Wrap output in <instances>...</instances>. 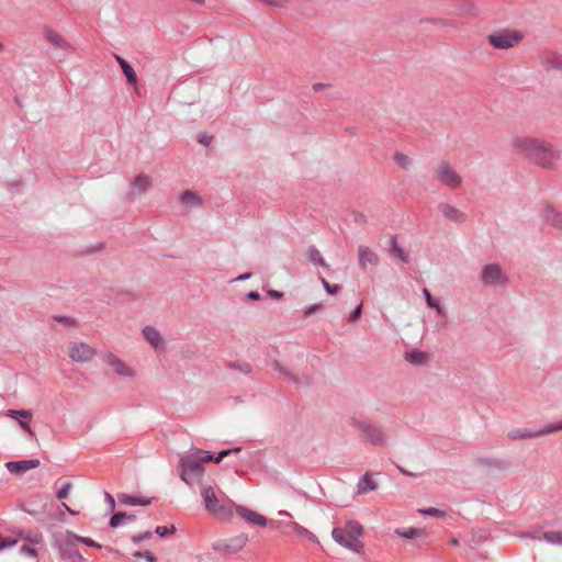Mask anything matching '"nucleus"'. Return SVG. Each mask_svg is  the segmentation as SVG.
<instances>
[{
	"mask_svg": "<svg viewBox=\"0 0 562 562\" xmlns=\"http://www.w3.org/2000/svg\"><path fill=\"white\" fill-rule=\"evenodd\" d=\"M440 212L443 214V216L453 222H461L464 218L462 212H460L458 209L449 204H441Z\"/></svg>",
	"mask_w": 562,
	"mask_h": 562,
	"instance_id": "nucleus-21",
	"label": "nucleus"
},
{
	"mask_svg": "<svg viewBox=\"0 0 562 562\" xmlns=\"http://www.w3.org/2000/svg\"><path fill=\"white\" fill-rule=\"evenodd\" d=\"M436 179L450 189H458L462 183L461 176L446 161L435 168Z\"/></svg>",
	"mask_w": 562,
	"mask_h": 562,
	"instance_id": "nucleus-6",
	"label": "nucleus"
},
{
	"mask_svg": "<svg viewBox=\"0 0 562 562\" xmlns=\"http://www.w3.org/2000/svg\"><path fill=\"white\" fill-rule=\"evenodd\" d=\"M75 540L79 541L86 546L92 547V548H97V549L101 548V544L97 543L95 541H93L90 538L80 537V536L75 535Z\"/></svg>",
	"mask_w": 562,
	"mask_h": 562,
	"instance_id": "nucleus-38",
	"label": "nucleus"
},
{
	"mask_svg": "<svg viewBox=\"0 0 562 562\" xmlns=\"http://www.w3.org/2000/svg\"><path fill=\"white\" fill-rule=\"evenodd\" d=\"M268 294L274 299H281L283 295L281 292H278L276 290L268 291Z\"/></svg>",
	"mask_w": 562,
	"mask_h": 562,
	"instance_id": "nucleus-49",
	"label": "nucleus"
},
{
	"mask_svg": "<svg viewBox=\"0 0 562 562\" xmlns=\"http://www.w3.org/2000/svg\"><path fill=\"white\" fill-rule=\"evenodd\" d=\"M115 59L119 63V65L121 66L127 81L132 85H135L137 82V77H136V74H135L134 69L132 68V66L120 56H115Z\"/></svg>",
	"mask_w": 562,
	"mask_h": 562,
	"instance_id": "nucleus-23",
	"label": "nucleus"
},
{
	"mask_svg": "<svg viewBox=\"0 0 562 562\" xmlns=\"http://www.w3.org/2000/svg\"><path fill=\"white\" fill-rule=\"evenodd\" d=\"M485 285H496L504 282L502 270L497 265H487L483 268L480 277Z\"/></svg>",
	"mask_w": 562,
	"mask_h": 562,
	"instance_id": "nucleus-12",
	"label": "nucleus"
},
{
	"mask_svg": "<svg viewBox=\"0 0 562 562\" xmlns=\"http://www.w3.org/2000/svg\"><path fill=\"white\" fill-rule=\"evenodd\" d=\"M392 254L397 257L402 262L408 261V255L404 252L402 248H400L396 244L393 245Z\"/></svg>",
	"mask_w": 562,
	"mask_h": 562,
	"instance_id": "nucleus-36",
	"label": "nucleus"
},
{
	"mask_svg": "<svg viewBox=\"0 0 562 562\" xmlns=\"http://www.w3.org/2000/svg\"><path fill=\"white\" fill-rule=\"evenodd\" d=\"M361 304L357 306V308L349 315V321L355 322L357 321L361 315Z\"/></svg>",
	"mask_w": 562,
	"mask_h": 562,
	"instance_id": "nucleus-47",
	"label": "nucleus"
},
{
	"mask_svg": "<svg viewBox=\"0 0 562 562\" xmlns=\"http://www.w3.org/2000/svg\"><path fill=\"white\" fill-rule=\"evenodd\" d=\"M125 518H127V514L126 513L114 514L112 516V518L110 519L111 527H113V528L119 527L125 520Z\"/></svg>",
	"mask_w": 562,
	"mask_h": 562,
	"instance_id": "nucleus-34",
	"label": "nucleus"
},
{
	"mask_svg": "<svg viewBox=\"0 0 562 562\" xmlns=\"http://www.w3.org/2000/svg\"><path fill=\"white\" fill-rule=\"evenodd\" d=\"M64 508L71 515H77L78 513L71 509L67 504L63 503Z\"/></svg>",
	"mask_w": 562,
	"mask_h": 562,
	"instance_id": "nucleus-52",
	"label": "nucleus"
},
{
	"mask_svg": "<svg viewBox=\"0 0 562 562\" xmlns=\"http://www.w3.org/2000/svg\"><path fill=\"white\" fill-rule=\"evenodd\" d=\"M30 420H26V419H19V425L20 427L26 431L30 436H33L34 432L29 424Z\"/></svg>",
	"mask_w": 562,
	"mask_h": 562,
	"instance_id": "nucleus-42",
	"label": "nucleus"
},
{
	"mask_svg": "<svg viewBox=\"0 0 562 562\" xmlns=\"http://www.w3.org/2000/svg\"><path fill=\"white\" fill-rule=\"evenodd\" d=\"M58 546L60 558L64 562H78L81 559L76 548L75 533L68 531L65 537L59 540Z\"/></svg>",
	"mask_w": 562,
	"mask_h": 562,
	"instance_id": "nucleus-9",
	"label": "nucleus"
},
{
	"mask_svg": "<svg viewBox=\"0 0 562 562\" xmlns=\"http://www.w3.org/2000/svg\"><path fill=\"white\" fill-rule=\"evenodd\" d=\"M244 543H245V540H243V539H241V540L239 541V548H240V547H243V546H244Z\"/></svg>",
	"mask_w": 562,
	"mask_h": 562,
	"instance_id": "nucleus-56",
	"label": "nucleus"
},
{
	"mask_svg": "<svg viewBox=\"0 0 562 562\" xmlns=\"http://www.w3.org/2000/svg\"><path fill=\"white\" fill-rule=\"evenodd\" d=\"M200 143L207 144L206 138L200 139Z\"/></svg>",
	"mask_w": 562,
	"mask_h": 562,
	"instance_id": "nucleus-57",
	"label": "nucleus"
},
{
	"mask_svg": "<svg viewBox=\"0 0 562 562\" xmlns=\"http://www.w3.org/2000/svg\"><path fill=\"white\" fill-rule=\"evenodd\" d=\"M69 358L78 363H87L97 356V350L86 342H71L68 347Z\"/></svg>",
	"mask_w": 562,
	"mask_h": 562,
	"instance_id": "nucleus-7",
	"label": "nucleus"
},
{
	"mask_svg": "<svg viewBox=\"0 0 562 562\" xmlns=\"http://www.w3.org/2000/svg\"><path fill=\"white\" fill-rule=\"evenodd\" d=\"M149 538H151V532L146 531V532L133 536L132 540H133V542L138 543V542L149 539Z\"/></svg>",
	"mask_w": 562,
	"mask_h": 562,
	"instance_id": "nucleus-41",
	"label": "nucleus"
},
{
	"mask_svg": "<svg viewBox=\"0 0 562 562\" xmlns=\"http://www.w3.org/2000/svg\"><path fill=\"white\" fill-rule=\"evenodd\" d=\"M321 308H322L321 304H313V305H311V306L305 308L304 315L305 316H310V315H312L313 313H315L316 311H318Z\"/></svg>",
	"mask_w": 562,
	"mask_h": 562,
	"instance_id": "nucleus-45",
	"label": "nucleus"
},
{
	"mask_svg": "<svg viewBox=\"0 0 562 562\" xmlns=\"http://www.w3.org/2000/svg\"><path fill=\"white\" fill-rule=\"evenodd\" d=\"M249 276L250 274H248V273L247 274H243V276L238 277L237 280H245V279L249 278Z\"/></svg>",
	"mask_w": 562,
	"mask_h": 562,
	"instance_id": "nucleus-53",
	"label": "nucleus"
},
{
	"mask_svg": "<svg viewBox=\"0 0 562 562\" xmlns=\"http://www.w3.org/2000/svg\"><path fill=\"white\" fill-rule=\"evenodd\" d=\"M46 38L49 43L60 48H69V44L55 31H47Z\"/></svg>",
	"mask_w": 562,
	"mask_h": 562,
	"instance_id": "nucleus-24",
	"label": "nucleus"
},
{
	"mask_svg": "<svg viewBox=\"0 0 562 562\" xmlns=\"http://www.w3.org/2000/svg\"><path fill=\"white\" fill-rule=\"evenodd\" d=\"M378 484L376 481L370 473H366L363 477L358 483V492L360 494H366L369 491L376 490Z\"/></svg>",
	"mask_w": 562,
	"mask_h": 562,
	"instance_id": "nucleus-20",
	"label": "nucleus"
},
{
	"mask_svg": "<svg viewBox=\"0 0 562 562\" xmlns=\"http://www.w3.org/2000/svg\"><path fill=\"white\" fill-rule=\"evenodd\" d=\"M105 501H106V503L109 505L110 510L111 512L114 510V508H115V501H114L113 496L111 494H109V493H105Z\"/></svg>",
	"mask_w": 562,
	"mask_h": 562,
	"instance_id": "nucleus-48",
	"label": "nucleus"
},
{
	"mask_svg": "<svg viewBox=\"0 0 562 562\" xmlns=\"http://www.w3.org/2000/svg\"><path fill=\"white\" fill-rule=\"evenodd\" d=\"M200 143L207 144L206 138L200 139Z\"/></svg>",
	"mask_w": 562,
	"mask_h": 562,
	"instance_id": "nucleus-58",
	"label": "nucleus"
},
{
	"mask_svg": "<svg viewBox=\"0 0 562 562\" xmlns=\"http://www.w3.org/2000/svg\"><path fill=\"white\" fill-rule=\"evenodd\" d=\"M233 508L236 514L249 525L266 527L268 524V518L256 510L237 504H233Z\"/></svg>",
	"mask_w": 562,
	"mask_h": 562,
	"instance_id": "nucleus-11",
	"label": "nucleus"
},
{
	"mask_svg": "<svg viewBox=\"0 0 562 562\" xmlns=\"http://www.w3.org/2000/svg\"><path fill=\"white\" fill-rule=\"evenodd\" d=\"M135 558H144L147 562H156V557L150 551H135Z\"/></svg>",
	"mask_w": 562,
	"mask_h": 562,
	"instance_id": "nucleus-37",
	"label": "nucleus"
},
{
	"mask_svg": "<svg viewBox=\"0 0 562 562\" xmlns=\"http://www.w3.org/2000/svg\"><path fill=\"white\" fill-rule=\"evenodd\" d=\"M395 532L404 538L414 539L425 536V530L419 528L396 529Z\"/></svg>",
	"mask_w": 562,
	"mask_h": 562,
	"instance_id": "nucleus-25",
	"label": "nucleus"
},
{
	"mask_svg": "<svg viewBox=\"0 0 562 562\" xmlns=\"http://www.w3.org/2000/svg\"><path fill=\"white\" fill-rule=\"evenodd\" d=\"M280 514H285L286 516H291L290 513L281 512Z\"/></svg>",
	"mask_w": 562,
	"mask_h": 562,
	"instance_id": "nucleus-59",
	"label": "nucleus"
},
{
	"mask_svg": "<svg viewBox=\"0 0 562 562\" xmlns=\"http://www.w3.org/2000/svg\"><path fill=\"white\" fill-rule=\"evenodd\" d=\"M248 297L250 300L257 301L260 299V294L258 292H249Z\"/></svg>",
	"mask_w": 562,
	"mask_h": 562,
	"instance_id": "nucleus-50",
	"label": "nucleus"
},
{
	"mask_svg": "<svg viewBox=\"0 0 562 562\" xmlns=\"http://www.w3.org/2000/svg\"><path fill=\"white\" fill-rule=\"evenodd\" d=\"M560 430H562V422L557 425L546 426L535 431L528 430L526 428H514L508 431V438L512 440L530 439Z\"/></svg>",
	"mask_w": 562,
	"mask_h": 562,
	"instance_id": "nucleus-8",
	"label": "nucleus"
},
{
	"mask_svg": "<svg viewBox=\"0 0 562 562\" xmlns=\"http://www.w3.org/2000/svg\"><path fill=\"white\" fill-rule=\"evenodd\" d=\"M240 448L223 450L218 453V456L214 459L213 456L205 450L193 449L182 456L179 460L178 472L181 480L191 485L192 482L199 477H201L204 473L203 463L214 461L215 463H220L223 458L227 457L233 452H239Z\"/></svg>",
	"mask_w": 562,
	"mask_h": 562,
	"instance_id": "nucleus-2",
	"label": "nucleus"
},
{
	"mask_svg": "<svg viewBox=\"0 0 562 562\" xmlns=\"http://www.w3.org/2000/svg\"><path fill=\"white\" fill-rule=\"evenodd\" d=\"M119 501L128 506H148L151 501L149 498H138L134 496H130L127 494H119Z\"/></svg>",
	"mask_w": 562,
	"mask_h": 562,
	"instance_id": "nucleus-22",
	"label": "nucleus"
},
{
	"mask_svg": "<svg viewBox=\"0 0 562 562\" xmlns=\"http://www.w3.org/2000/svg\"><path fill=\"white\" fill-rule=\"evenodd\" d=\"M151 186V178L148 175L140 173L132 181V194L139 195L145 193Z\"/></svg>",
	"mask_w": 562,
	"mask_h": 562,
	"instance_id": "nucleus-16",
	"label": "nucleus"
},
{
	"mask_svg": "<svg viewBox=\"0 0 562 562\" xmlns=\"http://www.w3.org/2000/svg\"><path fill=\"white\" fill-rule=\"evenodd\" d=\"M358 263L361 269L366 270L368 266L375 267L379 263L378 254L366 245H360L357 250Z\"/></svg>",
	"mask_w": 562,
	"mask_h": 562,
	"instance_id": "nucleus-13",
	"label": "nucleus"
},
{
	"mask_svg": "<svg viewBox=\"0 0 562 562\" xmlns=\"http://www.w3.org/2000/svg\"><path fill=\"white\" fill-rule=\"evenodd\" d=\"M450 543H451L452 546H458V544H459V542H458V540H457V539H451Z\"/></svg>",
	"mask_w": 562,
	"mask_h": 562,
	"instance_id": "nucleus-55",
	"label": "nucleus"
},
{
	"mask_svg": "<svg viewBox=\"0 0 562 562\" xmlns=\"http://www.w3.org/2000/svg\"><path fill=\"white\" fill-rule=\"evenodd\" d=\"M306 258L308 259V261H311L313 263H317L323 267L327 266L324 258L322 257L321 252L315 247H310L306 250Z\"/></svg>",
	"mask_w": 562,
	"mask_h": 562,
	"instance_id": "nucleus-26",
	"label": "nucleus"
},
{
	"mask_svg": "<svg viewBox=\"0 0 562 562\" xmlns=\"http://www.w3.org/2000/svg\"><path fill=\"white\" fill-rule=\"evenodd\" d=\"M322 283L329 294H335L339 289L338 285H331L325 279H322Z\"/></svg>",
	"mask_w": 562,
	"mask_h": 562,
	"instance_id": "nucleus-44",
	"label": "nucleus"
},
{
	"mask_svg": "<svg viewBox=\"0 0 562 562\" xmlns=\"http://www.w3.org/2000/svg\"><path fill=\"white\" fill-rule=\"evenodd\" d=\"M103 359L117 375L130 379L136 376V370L116 357L114 353L108 352L104 355Z\"/></svg>",
	"mask_w": 562,
	"mask_h": 562,
	"instance_id": "nucleus-10",
	"label": "nucleus"
},
{
	"mask_svg": "<svg viewBox=\"0 0 562 562\" xmlns=\"http://www.w3.org/2000/svg\"><path fill=\"white\" fill-rule=\"evenodd\" d=\"M43 540V537L41 535H36L34 538L31 539L33 543H41Z\"/></svg>",
	"mask_w": 562,
	"mask_h": 562,
	"instance_id": "nucleus-51",
	"label": "nucleus"
},
{
	"mask_svg": "<svg viewBox=\"0 0 562 562\" xmlns=\"http://www.w3.org/2000/svg\"><path fill=\"white\" fill-rule=\"evenodd\" d=\"M125 520L133 521V520H135V516L134 515H127V518H125Z\"/></svg>",
	"mask_w": 562,
	"mask_h": 562,
	"instance_id": "nucleus-54",
	"label": "nucleus"
},
{
	"mask_svg": "<svg viewBox=\"0 0 562 562\" xmlns=\"http://www.w3.org/2000/svg\"><path fill=\"white\" fill-rule=\"evenodd\" d=\"M40 465V460H21V461H9L5 463L7 470L15 475L25 473L26 471L36 469Z\"/></svg>",
	"mask_w": 562,
	"mask_h": 562,
	"instance_id": "nucleus-15",
	"label": "nucleus"
},
{
	"mask_svg": "<svg viewBox=\"0 0 562 562\" xmlns=\"http://www.w3.org/2000/svg\"><path fill=\"white\" fill-rule=\"evenodd\" d=\"M543 539L553 544H562V531H547Z\"/></svg>",
	"mask_w": 562,
	"mask_h": 562,
	"instance_id": "nucleus-30",
	"label": "nucleus"
},
{
	"mask_svg": "<svg viewBox=\"0 0 562 562\" xmlns=\"http://www.w3.org/2000/svg\"><path fill=\"white\" fill-rule=\"evenodd\" d=\"M21 552H22L23 554H25V555L30 557V558L32 559V561H31V562H35V561H34V558H35V555H36V552H35V550H34V549H32V548H30V547H26V546H23V547L21 548Z\"/></svg>",
	"mask_w": 562,
	"mask_h": 562,
	"instance_id": "nucleus-43",
	"label": "nucleus"
},
{
	"mask_svg": "<svg viewBox=\"0 0 562 562\" xmlns=\"http://www.w3.org/2000/svg\"><path fill=\"white\" fill-rule=\"evenodd\" d=\"M510 145L516 154L546 169L555 168L561 157L553 145L533 137L516 136L512 138Z\"/></svg>",
	"mask_w": 562,
	"mask_h": 562,
	"instance_id": "nucleus-1",
	"label": "nucleus"
},
{
	"mask_svg": "<svg viewBox=\"0 0 562 562\" xmlns=\"http://www.w3.org/2000/svg\"><path fill=\"white\" fill-rule=\"evenodd\" d=\"M366 439L374 445L382 443L384 441V435L380 428L367 425L362 428Z\"/></svg>",
	"mask_w": 562,
	"mask_h": 562,
	"instance_id": "nucleus-17",
	"label": "nucleus"
},
{
	"mask_svg": "<svg viewBox=\"0 0 562 562\" xmlns=\"http://www.w3.org/2000/svg\"><path fill=\"white\" fill-rule=\"evenodd\" d=\"M176 531V527L175 526H171L170 528L168 527H165V526H158L155 530V532L160 536V537H165L166 535H171Z\"/></svg>",
	"mask_w": 562,
	"mask_h": 562,
	"instance_id": "nucleus-39",
	"label": "nucleus"
},
{
	"mask_svg": "<svg viewBox=\"0 0 562 562\" xmlns=\"http://www.w3.org/2000/svg\"><path fill=\"white\" fill-rule=\"evenodd\" d=\"M522 38V34L518 31L499 30L491 33L487 36V42L494 48L508 49L517 46Z\"/></svg>",
	"mask_w": 562,
	"mask_h": 562,
	"instance_id": "nucleus-5",
	"label": "nucleus"
},
{
	"mask_svg": "<svg viewBox=\"0 0 562 562\" xmlns=\"http://www.w3.org/2000/svg\"><path fill=\"white\" fill-rule=\"evenodd\" d=\"M423 293L425 295V299H426V302L428 304V306L432 307V308H436V311L441 314L442 313V308L440 307V305L432 299L430 292L427 290V289H424L423 290Z\"/></svg>",
	"mask_w": 562,
	"mask_h": 562,
	"instance_id": "nucleus-33",
	"label": "nucleus"
},
{
	"mask_svg": "<svg viewBox=\"0 0 562 562\" xmlns=\"http://www.w3.org/2000/svg\"><path fill=\"white\" fill-rule=\"evenodd\" d=\"M288 527H290L299 537L304 538L308 541L318 543L317 537L313 532H311L308 529L301 526L300 524L289 522Z\"/></svg>",
	"mask_w": 562,
	"mask_h": 562,
	"instance_id": "nucleus-19",
	"label": "nucleus"
},
{
	"mask_svg": "<svg viewBox=\"0 0 562 562\" xmlns=\"http://www.w3.org/2000/svg\"><path fill=\"white\" fill-rule=\"evenodd\" d=\"M549 220L553 226L558 227L559 229H562V214L554 211H550Z\"/></svg>",
	"mask_w": 562,
	"mask_h": 562,
	"instance_id": "nucleus-35",
	"label": "nucleus"
},
{
	"mask_svg": "<svg viewBox=\"0 0 562 562\" xmlns=\"http://www.w3.org/2000/svg\"><path fill=\"white\" fill-rule=\"evenodd\" d=\"M72 490V484L70 482H66L64 483V485L58 490V492L56 493V497L58 499H65L68 497V495L70 494Z\"/></svg>",
	"mask_w": 562,
	"mask_h": 562,
	"instance_id": "nucleus-32",
	"label": "nucleus"
},
{
	"mask_svg": "<svg viewBox=\"0 0 562 562\" xmlns=\"http://www.w3.org/2000/svg\"><path fill=\"white\" fill-rule=\"evenodd\" d=\"M547 67H554V68H559V67H562V58L552 54V53H548L543 56V61H542Z\"/></svg>",
	"mask_w": 562,
	"mask_h": 562,
	"instance_id": "nucleus-29",
	"label": "nucleus"
},
{
	"mask_svg": "<svg viewBox=\"0 0 562 562\" xmlns=\"http://www.w3.org/2000/svg\"><path fill=\"white\" fill-rule=\"evenodd\" d=\"M331 537L337 543L356 553L363 552V528L358 521L350 520L342 527L334 528Z\"/></svg>",
	"mask_w": 562,
	"mask_h": 562,
	"instance_id": "nucleus-3",
	"label": "nucleus"
},
{
	"mask_svg": "<svg viewBox=\"0 0 562 562\" xmlns=\"http://www.w3.org/2000/svg\"><path fill=\"white\" fill-rule=\"evenodd\" d=\"M394 160L397 165H400L404 169H408L409 166L412 165L411 158L402 153H396L394 155Z\"/></svg>",
	"mask_w": 562,
	"mask_h": 562,
	"instance_id": "nucleus-31",
	"label": "nucleus"
},
{
	"mask_svg": "<svg viewBox=\"0 0 562 562\" xmlns=\"http://www.w3.org/2000/svg\"><path fill=\"white\" fill-rule=\"evenodd\" d=\"M181 202L190 205H198L201 203L199 195L191 190H186L180 198Z\"/></svg>",
	"mask_w": 562,
	"mask_h": 562,
	"instance_id": "nucleus-28",
	"label": "nucleus"
},
{
	"mask_svg": "<svg viewBox=\"0 0 562 562\" xmlns=\"http://www.w3.org/2000/svg\"><path fill=\"white\" fill-rule=\"evenodd\" d=\"M422 515H428V516H443L445 514L442 512H440L439 509L435 508V507H429V508H426V509H419L418 510Z\"/></svg>",
	"mask_w": 562,
	"mask_h": 562,
	"instance_id": "nucleus-40",
	"label": "nucleus"
},
{
	"mask_svg": "<svg viewBox=\"0 0 562 562\" xmlns=\"http://www.w3.org/2000/svg\"><path fill=\"white\" fill-rule=\"evenodd\" d=\"M7 416L13 418V419H26L31 420L33 418V414L30 409H9L7 411Z\"/></svg>",
	"mask_w": 562,
	"mask_h": 562,
	"instance_id": "nucleus-27",
	"label": "nucleus"
},
{
	"mask_svg": "<svg viewBox=\"0 0 562 562\" xmlns=\"http://www.w3.org/2000/svg\"><path fill=\"white\" fill-rule=\"evenodd\" d=\"M15 540H8L0 536V550L4 549L5 547H11L15 544Z\"/></svg>",
	"mask_w": 562,
	"mask_h": 562,
	"instance_id": "nucleus-46",
	"label": "nucleus"
},
{
	"mask_svg": "<svg viewBox=\"0 0 562 562\" xmlns=\"http://www.w3.org/2000/svg\"><path fill=\"white\" fill-rule=\"evenodd\" d=\"M404 358L407 362L414 366H424L428 361V355L420 350L405 352Z\"/></svg>",
	"mask_w": 562,
	"mask_h": 562,
	"instance_id": "nucleus-18",
	"label": "nucleus"
},
{
	"mask_svg": "<svg viewBox=\"0 0 562 562\" xmlns=\"http://www.w3.org/2000/svg\"><path fill=\"white\" fill-rule=\"evenodd\" d=\"M201 495L204 499L205 507L209 513L221 520L229 521L233 518L232 508L220 504L214 487L211 485H201Z\"/></svg>",
	"mask_w": 562,
	"mask_h": 562,
	"instance_id": "nucleus-4",
	"label": "nucleus"
},
{
	"mask_svg": "<svg viewBox=\"0 0 562 562\" xmlns=\"http://www.w3.org/2000/svg\"><path fill=\"white\" fill-rule=\"evenodd\" d=\"M145 340L156 350L166 349V340L160 331L153 326H145L142 330Z\"/></svg>",
	"mask_w": 562,
	"mask_h": 562,
	"instance_id": "nucleus-14",
	"label": "nucleus"
}]
</instances>
